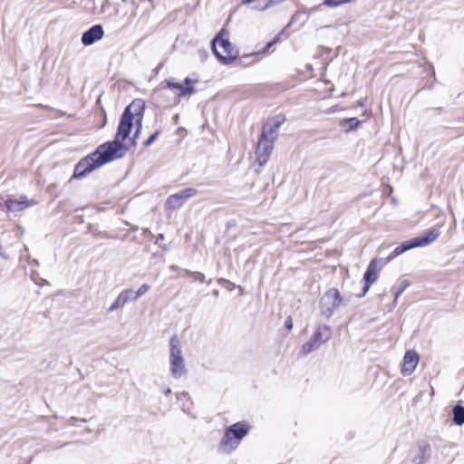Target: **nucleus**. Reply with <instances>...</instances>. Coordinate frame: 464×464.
<instances>
[{"instance_id": "1", "label": "nucleus", "mask_w": 464, "mask_h": 464, "mask_svg": "<svg viewBox=\"0 0 464 464\" xmlns=\"http://www.w3.org/2000/svg\"><path fill=\"white\" fill-rule=\"evenodd\" d=\"M128 150L129 148L124 143L113 140L106 141L75 165L72 178L82 179L100 167L115 160L122 159Z\"/></svg>"}, {"instance_id": "2", "label": "nucleus", "mask_w": 464, "mask_h": 464, "mask_svg": "<svg viewBox=\"0 0 464 464\" xmlns=\"http://www.w3.org/2000/svg\"><path fill=\"white\" fill-rule=\"evenodd\" d=\"M145 111V102L135 99L129 104L121 115L114 141L124 143L130 137L134 123H142Z\"/></svg>"}, {"instance_id": "3", "label": "nucleus", "mask_w": 464, "mask_h": 464, "mask_svg": "<svg viewBox=\"0 0 464 464\" xmlns=\"http://www.w3.org/2000/svg\"><path fill=\"white\" fill-rule=\"evenodd\" d=\"M249 430L250 426L246 421H238L227 427L218 444V452L229 454L234 451Z\"/></svg>"}, {"instance_id": "4", "label": "nucleus", "mask_w": 464, "mask_h": 464, "mask_svg": "<svg viewBox=\"0 0 464 464\" xmlns=\"http://www.w3.org/2000/svg\"><path fill=\"white\" fill-rule=\"evenodd\" d=\"M228 35V31L222 28L211 41L212 52L223 64H229L237 60L238 56V50L232 45Z\"/></svg>"}, {"instance_id": "5", "label": "nucleus", "mask_w": 464, "mask_h": 464, "mask_svg": "<svg viewBox=\"0 0 464 464\" xmlns=\"http://www.w3.org/2000/svg\"><path fill=\"white\" fill-rule=\"evenodd\" d=\"M439 236V231L431 229L428 230L427 232L424 233V235L420 237H416L409 240H406L401 243L398 246H396L393 249V251L388 256L387 261L389 262L393 258L397 257L398 256L412 248L428 246L429 244L433 242Z\"/></svg>"}, {"instance_id": "6", "label": "nucleus", "mask_w": 464, "mask_h": 464, "mask_svg": "<svg viewBox=\"0 0 464 464\" xmlns=\"http://www.w3.org/2000/svg\"><path fill=\"white\" fill-rule=\"evenodd\" d=\"M169 372L174 379H179L187 372L180 341L176 334L169 340Z\"/></svg>"}, {"instance_id": "7", "label": "nucleus", "mask_w": 464, "mask_h": 464, "mask_svg": "<svg viewBox=\"0 0 464 464\" xmlns=\"http://www.w3.org/2000/svg\"><path fill=\"white\" fill-rule=\"evenodd\" d=\"M343 297L336 288L327 290L320 299L319 307L321 314L330 318L343 304Z\"/></svg>"}, {"instance_id": "8", "label": "nucleus", "mask_w": 464, "mask_h": 464, "mask_svg": "<svg viewBox=\"0 0 464 464\" xmlns=\"http://www.w3.org/2000/svg\"><path fill=\"white\" fill-rule=\"evenodd\" d=\"M331 336L332 330L328 325H319L310 339L303 344L301 349L302 353L304 355H307L317 350L322 344L326 343Z\"/></svg>"}, {"instance_id": "9", "label": "nucleus", "mask_w": 464, "mask_h": 464, "mask_svg": "<svg viewBox=\"0 0 464 464\" xmlns=\"http://www.w3.org/2000/svg\"><path fill=\"white\" fill-rule=\"evenodd\" d=\"M198 190L194 188H187L178 193L172 194L168 197L165 202V208L169 210H174L179 208L184 205V203L196 196Z\"/></svg>"}, {"instance_id": "10", "label": "nucleus", "mask_w": 464, "mask_h": 464, "mask_svg": "<svg viewBox=\"0 0 464 464\" xmlns=\"http://www.w3.org/2000/svg\"><path fill=\"white\" fill-rule=\"evenodd\" d=\"M382 262V258L381 259L374 258L369 263V265L363 274L364 285L362 287V292L360 295V296H364L366 295V293L369 291L371 285L378 280L379 272H380L379 265Z\"/></svg>"}, {"instance_id": "11", "label": "nucleus", "mask_w": 464, "mask_h": 464, "mask_svg": "<svg viewBox=\"0 0 464 464\" xmlns=\"http://www.w3.org/2000/svg\"><path fill=\"white\" fill-rule=\"evenodd\" d=\"M285 121V118L283 115H276L270 119L263 125L260 137L275 141L277 138L278 130Z\"/></svg>"}, {"instance_id": "12", "label": "nucleus", "mask_w": 464, "mask_h": 464, "mask_svg": "<svg viewBox=\"0 0 464 464\" xmlns=\"http://www.w3.org/2000/svg\"><path fill=\"white\" fill-rule=\"evenodd\" d=\"M198 82V79L193 80L190 77H186L184 79L185 85H183V84L176 82L174 78H169V79L166 80L165 84H166V88L172 90V91L173 90L179 91L178 95L179 97H184L186 95H190V94H193L196 92V89L193 86V82Z\"/></svg>"}, {"instance_id": "13", "label": "nucleus", "mask_w": 464, "mask_h": 464, "mask_svg": "<svg viewBox=\"0 0 464 464\" xmlns=\"http://www.w3.org/2000/svg\"><path fill=\"white\" fill-rule=\"evenodd\" d=\"M274 142L269 139L259 138L256 149V161L259 166H264L268 161L270 154L272 152Z\"/></svg>"}, {"instance_id": "14", "label": "nucleus", "mask_w": 464, "mask_h": 464, "mask_svg": "<svg viewBox=\"0 0 464 464\" xmlns=\"http://www.w3.org/2000/svg\"><path fill=\"white\" fill-rule=\"evenodd\" d=\"M104 35V30L102 24H94L91 26L82 34V44L84 46H90L95 42L101 40Z\"/></svg>"}, {"instance_id": "15", "label": "nucleus", "mask_w": 464, "mask_h": 464, "mask_svg": "<svg viewBox=\"0 0 464 464\" xmlns=\"http://www.w3.org/2000/svg\"><path fill=\"white\" fill-rule=\"evenodd\" d=\"M419 360V354L415 351H407L403 357L402 374L405 376L411 375L414 372Z\"/></svg>"}, {"instance_id": "16", "label": "nucleus", "mask_w": 464, "mask_h": 464, "mask_svg": "<svg viewBox=\"0 0 464 464\" xmlns=\"http://www.w3.org/2000/svg\"><path fill=\"white\" fill-rule=\"evenodd\" d=\"M37 203L34 199H27L25 196L20 197L19 199H6L5 206L9 211H21L25 208L34 206Z\"/></svg>"}, {"instance_id": "17", "label": "nucleus", "mask_w": 464, "mask_h": 464, "mask_svg": "<svg viewBox=\"0 0 464 464\" xmlns=\"http://www.w3.org/2000/svg\"><path fill=\"white\" fill-rule=\"evenodd\" d=\"M431 449L428 442L421 440L418 442V451L413 459L415 464H424L430 458Z\"/></svg>"}, {"instance_id": "18", "label": "nucleus", "mask_w": 464, "mask_h": 464, "mask_svg": "<svg viewBox=\"0 0 464 464\" xmlns=\"http://www.w3.org/2000/svg\"><path fill=\"white\" fill-rule=\"evenodd\" d=\"M453 422L458 426L464 424V406L457 404L452 409Z\"/></svg>"}, {"instance_id": "19", "label": "nucleus", "mask_w": 464, "mask_h": 464, "mask_svg": "<svg viewBox=\"0 0 464 464\" xmlns=\"http://www.w3.org/2000/svg\"><path fill=\"white\" fill-rule=\"evenodd\" d=\"M360 123H361V121H359L355 117H352V118L343 119L341 121V126L343 128H346V130H345L346 131H353L358 128Z\"/></svg>"}, {"instance_id": "20", "label": "nucleus", "mask_w": 464, "mask_h": 464, "mask_svg": "<svg viewBox=\"0 0 464 464\" xmlns=\"http://www.w3.org/2000/svg\"><path fill=\"white\" fill-rule=\"evenodd\" d=\"M119 295L121 296V299L124 304L138 299L135 291L132 289H125L121 291Z\"/></svg>"}, {"instance_id": "21", "label": "nucleus", "mask_w": 464, "mask_h": 464, "mask_svg": "<svg viewBox=\"0 0 464 464\" xmlns=\"http://www.w3.org/2000/svg\"><path fill=\"white\" fill-rule=\"evenodd\" d=\"M256 53L242 55L238 58V64L241 66H248L256 62Z\"/></svg>"}, {"instance_id": "22", "label": "nucleus", "mask_w": 464, "mask_h": 464, "mask_svg": "<svg viewBox=\"0 0 464 464\" xmlns=\"http://www.w3.org/2000/svg\"><path fill=\"white\" fill-rule=\"evenodd\" d=\"M410 286V281L409 280H402L401 283H400V285L398 286L396 292H395V295H394V300H393V304L395 305L396 303H397V299L399 298V296Z\"/></svg>"}, {"instance_id": "23", "label": "nucleus", "mask_w": 464, "mask_h": 464, "mask_svg": "<svg viewBox=\"0 0 464 464\" xmlns=\"http://www.w3.org/2000/svg\"><path fill=\"white\" fill-rule=\"evenodd\" d=\"M353 1L354 0H324V5L329 7H337Z\"/></svg>"}, {"instance_id": "24", "label": "nucleus", "mask_w": 464, "mask_h": 464, "mask_svg": "<svg viewBox=\"0 0 464 464\" xmlns=\"http://www.w3.org/2000/svg\"><path fill=\"white\" fill-rule=\"evenodd\" d=\"M133 126H135V131H134L133 136H132V138L130 140V142H131V145L135 146L136 142H137V140L139 139L140 134L141 132L142 123H134Z\"/></svg>"}, {"instance_id": "25", "label": "nucleus", "mask_w": 464, "mask_h": 464, "mask_svg": "<svg viewBox=\"0 0 464 464\" xmlns=\"http://www.w3.org/2000/svg\"><path fill=\"white\" fill-rule=\"evenodd\" d=\"M124 305L122 300L121 299V296L118 295V297L113 301V303L110 305L108 308V312H113Z\"/></svg>"}, {"instance_id": "26", "label": "nucleus", "mask_w": 464, "mask_h": 464, "mask_svg": "<svg viewBox=\"0 0 464 464\" xmlns=\"http://www.w3.org/2000/svg\"><path fill=\"white\" fill-rule=\"evenodd\" d=\"M284 0H268V2L265 3L264 5H258L255 7L256 8V10L263 11V10L268 8L269 6L280 4Z\"/></svg>"}, {"instance_id": "27", "label": "nucleus", "mask_w": 464, "mask_h": 464, "mask_svg": "<svg viewBox=\"0 0 464 464\" xmlns=\"http://www.w3.org/2000/svg\"><path fill=\"white\" fill-rule=\"evenodd\" d=\"M150 289V285H147V284H143L140 286V288L135 291L136 293V296L139 298L140 297L141 295H145Z\"/></svg>"}, {"instance_id": "28", "label": "nucleus", "mask_w": 464, "mask_h": 464, "mask_svg": "<svg viewBox=\"0 0 464 464\" xmlns=\"http://www.w3.org/2000/svg\"><path fill=\"white\" fill-rule=\"evenodd\" d=\"M159 130L155 131L153 134H151L144 142H143V145L144 147H149L157 139L158 135H159Z\"/></svg>"}, {"instance_id": "29", "label": "nucleus", "mask_w": 464, "mask_h": 464, "mask_svg": "<svg viewBox=\"0 0 464 464\" xmlns=\"http://www.w3.org/2000/svg\"><path fill=\"white\" fill-rule=\"evenodd\" d=\"M266 2V0H242V4L244 5L256 4L253 6L254 9H256L255 6L258 5H264Z\"/></svg>"}, {"instance_id": "30", "label": "nucleus", "mask_w": 464, "mask_h": 464, "mask_svg": "<svg viewBox=\"0 0 464 464\" xmlns=\"http://www.w3.org/2000/svg\"><path fill=\"white\" fill-rule=\"evenodd\" d=\"M193 277H194V280L198 281L200 283L206 282L204 274H202L200 272H194Z\"/></svg>"}, {"instance_id": "31", "label": "nucleus", "mask_w": 464, "mask_h": 464, "mask_svg": "<svg viewBox=\"0 0 464 464\" xmlns=\"http://www.w3.org/2000/svg\"><path fill=\"white\" fill-rule=\"evenodd\" d=\"M285 327L287 329V330H292L293 328V321H292V318L291 316H288L285 321Z\"/></svg>"}, {"instance_id": "32", "label": "nucleus", "mask_w": 464, "mask_h": 464, "mask_svg": "<svg viewBox=\"0 0 464 464\" xmlns=\"http://www.w3.org/2000/svg\"><path fill=\"white\" fill-rule=\"evenodd\" d=\"M198 54L202 61H204L208 56V52L204 49L198 50Z\"/></svg>"}, {"instance_id": "33", "label": "nucleus", "mask_w": 464, "mask_h": 464, "mask_svg": "<svg viewBox=\"0 0 464 464\" xmlns=\"http://www.w3.org/2000/svg\"><path fill=\"white\" fill-rule=\"evenodd\" d=\"M165 237H164V234H159L157 237H156V239H155V244L156 245H160V242L164 240Z\"/></svg>"}, {"instance_id": "34", "label": "nucleus", "mask_w": 464, "mask_h": 464, "mask_svg": "<svg viewBox=\"0 0 464 464\" xmlns=\"http://www.w3.org/2000/svg\"><path fill=\"white\" fill-rule=\"evenodd\" d=\"M0 256H2L4 259H9L8 255L4 251L2 246L0 245Z\"/></svg>"}, {"instance_id": "35", "label": "nucleus", "mask_w": 464, "mask_h": 464, "mask_svg": "<svg viewBox=\"0 0 464 464\" xmlns=\"http://www.w3.org/2000/svg\"><path fill=\"white\" fill-rule=\"evenodd\" d=\"M161 392L165 394V395H169L171 393V389L169 387H161Z\"/></svg>"}, {"instance_id": "36", "label": "nucleus", "mask_w": 464, "mask_h": 464, "mask_svg": "<svg viewBox=\"0 0 464 464\" xmlns=\"http://www.w3.org/2000/svg\"><path fill=\"white\" fill-rule=\"evenodd\" d=\"M193 273H194V272H192V271H189V270L184 269V270H183V276H186V277L193 276Z\"/></svg>"}, {"instance_id": "37", "label": "nucleus", "mask_w": 464, "mask_h": 464, "mask_svg": "<svg viewBox=\"0 0 464 464\" xmlns=\"http://www.w3.org/2000/svg\"><path fill=\"white\" fill-rule=\"evenodd\" d=\"M162 66H163V63H159V64L157 65V67L154 69V72H155L156 74H158V73H159V72H160V70L162 68Z\"/></svg>"}, {"instance_id": "38", "label": "nucleus", "mask_w": 464, "mask_h": 464, "mask_svg": "<svg viewBox=\"0 0 464 464\" xmlns=\"http://www.w3.org/2000/svg\"><path fill=\"white\" fill-rule=\"evenodd\" d=\"M142 233H143V235H150L151 237H153V235L151 234L150 230L149 228H142Z\"/></svg>"}, {"instance_id": "39", "label": "nucleus", "mask_w": 464, "mask_h": 464, "mask_svg": "<svg viewBox=\"0 0 464 464\" xmlns=\"http://www.w3.org/2000/svg\"><path fill=\"white\" fill-rule=\"evenodd\" d=\"M188 392H182L179 395H178L179 400H181L182 398H188Z\"/></svg>"}, {"instance_id": "40", "label": "nucleus", "mask_w": 464, "mask_h": 464, "mask_svg": "<svg viewBox=\"0 0 464 464\" xmlns=\"http://www.w3.org/2000/svg\"><path fill=\"white\" fill-rule=\"evenodd\" d=\"M432 110L437 111L438 113L444 112V109L442 107L433 108Z\"/></svg>"}, {"instance_id": "41", "label": "nucleus", "mask_w": 464, "mask_h": 464, "mask_svg": "<svg viewBox=\"0 0 464 464\" xmlns=\"http://www.w3.org/2000/svg\"><path fill=\"white\" fill-rule=\"evenodd\" d=\"M273 45V42H269L266 44V47L264 48L263 52H266L267 51L268 49H270V47Z\"/></svg>"}, {"instance_id": "42", "label": "nucleus", "mask_w": 464, "mask_h": 464, "mask_svg": "<svg viewBox=\"0 0 464 464\" xmlns=\"http://www.w3.org/2000/svg\"><path fill=\"white\" fill-rule=\"evenodd\" d=\"M169 268H170V270H172V271H178V270L179 269V266H175V265L170 266H169Z\"/></svg>"}, {"instance_id": "43", "label": "nucleus", "mask_w": 464, "mask_h": 464, "mask_svg": "<svg viewBox=\"0 0 464 464\" xmlns=\"http://www.w3.org/2000/svg\"><path fill=\"white\" fill-rule=\"evenodd\" d=\"M130 230L133 232H135L139 229L137 226H133V225H130Z\"/></svg>"}, {"instance_id": "44", "label": "nucleus", "mask_w": 464, "mask_h": 464, "mask_svg": "<svg viewBox=\"0 0 464 464\" xmlns=\"http://www.w3.org/2000/svg\"><path fill=\"white\" fill-rule=\"evenodd\" d=\"M160 246L164 250V251H167L168 250V246L166 245H160Z\"/></svg>"}, {"instance_id": "45", "label": "nucleus", "mask_w": 464, "mask_h": 464, "mask_svg": "<svg viewBox=\"0 0 464 464\" xmlns=\"http://www.w3.org/2000/svg\"><path fill=\"white\" fill-rule=\"evenodd\" d=\"M213 294H214V295H218V290H215V291L213 292Z\"/></svg>"}, {"instance_id": "46", "label": "nucleus", "mask_w": 464, "mask_h": 464, "mask_svg": "<svg viewBox=\"0 0 464 464\" xmlns=\"http://www.w3.org/2000/svg\"><path fill=\"white\" fill-rule=\"evenodd\" d=\"M219 282H228V281L226 279H220Z\"/></svg>"}, {"instance_id": "47", "label": "nucleus", "mask_w": 464, "mask_h": 464, "mask_svg": "<svg viewBox=\"0 0 464 464\" xmlns=\"http://www.w3.org/2000/svg\"><path fill=\"white\" fill-rule=\"evenodd\" d=\"M211 281H212V280H211V279H209V280L207 282V284H208V285L211 284Z\"/></svg>"}]
</instances>
